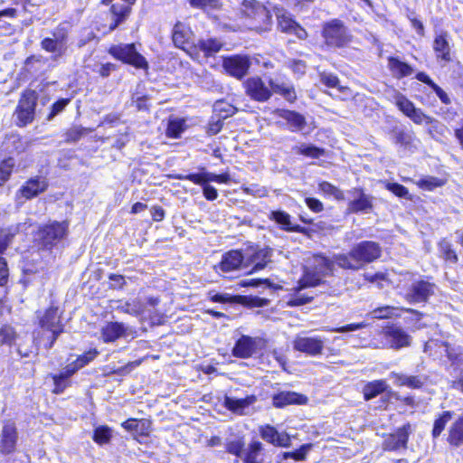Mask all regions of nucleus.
<instances>
[{
	"instance_id": "23",
	"label": "nucleus",
	"mask_w": 463,
	"mask_h": 463,
	"mask_svg": "<svg viewBox=\"0 0 463 463\" xmlns=\"http://www.w3.org/2000/svg\"><path fill=\"white\" fill-rule=\"evenodd\" d=\"M446 440L452 448L463 445V413L449 425Z\"/></svg>"
},
{
	"instance_id": "63",
	"label": "nucleus",
	"mask_w": 463,
	"mask_h": 463,
	"mask_svg": "<svg viewBox=\"0 0 463 463\" xmlns=\"http://www.w3.org/2000/svg\"><path fill=\"white\" fill-rule=\"evenodd\" d=\"M409 118L416 124H429L431 119L430 117L425 115L420 109H415Z\"/></svg>"
},
{
	"instance_id": "27",
	"label": "nucleus",
	"mask_w": 463,
	"mask_h": 463,
	"mask_svg": "<svg viewBox=\"0 0 463 463\" xmlns=\"http://www.w3.org/2000/svg\"><path fill=\"white\" fill-rule=\"evenodd\" d=\"M256 402L254 395L247 396L243 399H235L232 397H225L224 405L232 412L240 415L246 414V411Z\"/></svg>"
},
{
	"instance_id": "11",
	"label": "nucleus",
	"mask_w": 463,
	"mask_h": 463,
	"mask_svg": "<svg viewBox=\"0 0 463 463\" xmlns=\"http://www.w3.org/2000/svg\"><path fill=\"white\" fill-rule=\"evenodd\" d=\"M250 64V60L246 55L225 57L222 61V67L226 73L237 80H241L247 75Z\"/></svg>"
},
{
	"instance_id": "51",
	"label": "nucleus",
	"mask_w": 463,
	"mask_h": 463,
	"mask_svg": "<svg viewBox=\"0 0 463 463\" xmlns=\"http://www.w3.org/2000/svg\"><path fill=\"white\" fill-rule=\"evenodd\" d=\"M192 7L203 10L219 9L222 6L220 0H190Z\"/></svg>"
},
{
	"instance_id": "44",
	"label": "nucleus",
	"mask_w": 463,
	"mask_h": 463,
	"mask_svg": "<svg viewBox=\"0 0 463 463\" xmlns=\"http://www.w3.org/2000/svg\"><path fill=\"white\" fill-rule=\"evenodd\" d=\"M118 308L125 313L131 315H139L145 311L144 304L139 298H135L129 302H120V305L118 306Z\"/></svg>"
},
{
	"instance_id": "41",
	"label": "nucleus",
	"mask_w": 463,
	"mask_h": 463,
	"mask_svg": "<svg viewBox=\"0 0 463 463\" xmlns=\"http://www.w3.org/2000/svg\"><path fill=\"white\" fill-rule=\"evenodd\" d=\"M269 85L275 93L282 95L288 101H294L297 99L294 89L286 83H278L273 80H269Z\"/></svg>"
},
{
	"instance_id": "33",
	"label": "nucleus",
	"mask_w": 463,
	"mask_h": 463,
	"mask_svg": "<svg viewBox=\"0 0 463 463\" xmlns=\"http://www.w3.org/2000/svg\"><path fill=\"white\" fill-rule=\"evenodd\" d=\"M269 219L276 222L280 227L288 232H302V228L298 225L292 226L290 215L284 211H272L269 213Z\"/></svg>"
},
{
	"instance_id": "1",
	"label": "nucleus",
	"mask_w": 463,
	"mask_h": 463,
	"mask_svg": "<svg viewBox=\"0 0 463 463\" xmlns=\"http://www.w3.org/2000/svg\"><path fill=\"white\" fill-rule=\"evenodd\" d=\"M382 249L372 241L356 243L348 253L335 255L337 266L345 269L358 270L381 257Z\"/></svg>"
},
{
	"instance_id": "4",
	"label": "nucleus",
	"mask_w": 463,
	"mask_h": 463,
	"mask_svg": "<svg viewBox=\"0 0 463 463\" xmlns=\"http://www.w3.org/2000/svg\"><path fill=\"white\" fill-rule=\"evenodd\" d=\"M241 12L246 18L250 20L252 28L260 31H267L271 24V15L264 5L257 0H244L241 5Z\"/></svg>"
},
{
	"instance_id": "31",
	"label": "nucleus",
	"mask_w": 463,
	"mask_h": 463,
	"mask_svg": "<svg viewBox=\"0 0 463 463\" xmlns=\"http://www.w3.org/2000/svg\"><path fill=\"white\" fill-rule=\"evenodd\" d=\"M335 263V256L333 257V260H331L322 255H315L312 259V263L309 266L316 269L320 275L326 277L332 274Z\"/></svg>"
},
{
	"instance_id": "48",
	"label": "nucleus",
	"mask_w": 463,
	"mask_h": 463,
	"mask_svg": "<svg viewBox=\"0 0 463 463\" xmlns=\"http://www.w3.org/2000/svg\"><path fill=\"white\" fill-rule=\"evenodd\" d=\"M14 166V161L11 157L2 161L0 164V186L9 179Z\"/></svg>"
},
{
	"instance_id": "64",
	"label": "nucleus",
	"mask_w": 463,
	"mask_h": 463,
	"mask_svg": "<svg viewBox=\"0 0 463 463\" xmlns=\"http://www.w3.org/2000/svg\"><path fill=\"white\" fill-rule=\"evenodd\" d=\"M4 145L6 146L5 149L11 153L14 150H17L21 146V141L18 136L11 135L6 137Z\"/></svg>"
},
{
	"instance_id": "58",
	"label": "nucleus",
	"mask_w": 463,
	"mask_h": 463,
	"mask_svg": "<svg viewBox=\"0 0 463 463\" xmlns=\"http://www.w3.org/2000/svg\"><path fill=\"white\" fill-rule=\"evenodd\" d=\"M244 442L241 439L228 441L226 443V450L233 455L240 456L242 452Z\"/></svg>"
},
{
	"instance_id": "6",
	"label": "nucleus",
	"mask_w": 463,
	"mask_h": 463,
	"mask_svg": "<svg viewBox=\"0 0 463 463\" xmlns=\"http://www.w3.org/2000/svg\"><path fill=\"white\" fill-rule=\"evenodd\" d=\"M69 32L65 25L60 24L52 32V35L41 41V48L52 53L54 60L62 57L68 49Z\"/></svg>"
},
{
	"instance_id": "7",
	"label": "nucleus",
	"mask_w": 463,
	"mask_h": 463,
	"mask_svg": "<svg viewBox=\"0 0 463 463\" xmlns=\"http://www.w3.org/2000/svg\"><path fill=\"white\" fill-rule=\"evenodd\" d=\"M109 53L112 54L115 58L121 60L126 63L131 64L136 68H147V62L146 59L137 52L134 44H121L113 46L110 48Z\"/></svg>"
},
{
	"instance_id": "61",
	"label": "nucleus",
	"mask_w": 463,
	"mask_h": 463,
	"mask_svg": "<svg viewBox=\"0 0 463 463\" xmlns=\"http://www.w3.org/2000/svg\"><path fill=\"white\" fill-rule=\"evenodd\" d=\"M320 80L329 88H337L339 84L338 78L332 73L322 72L320 74Z\"/></svg>"
},
{
	"instance_id": "25",
	"label": "nucleus",
	"mask_w": 463,
	"mask_h": 463,
	"mask_svg": "<svg viewBox=\"0 0 463 463\" xmlns=\"http://www.w3.org/2000/svg\"><path fill=\"white\" fill-rule=\"evenodd\" d=\"M260 436L267 442L279 447H288L290 443L288 434L279 433L274 427L269 425L261 428Z\"/></svg>"
},
{
	"instance_id": "42",
	"label": "nucleus",
	"mask_w": 463,
	"mask_h": 463,
	"mask_svg": "<svg viewBox=\"0 0 463 463\" xmlns=\"http://www.w3.org/2000/svg\"><path fill=\"white\" fill-rule=\"evenodd\" d=\"M296 154L303 155L311 158H318L325 155V150L313 145L301 144L293 148Z\"/></svg>"
},
{
	"instance_id": "49",
	"label": "nucleus",
	"mask_w": 463,
	"mask_h": 463,
	"mask_svg": "<svg viewBox=\"0 0 463 463\" xmlns=\"http://www.w3.org/2000/svg\"><path fill=\"white\" fill-rule=\"evenodd\" d=\"M92 130L90 128L74 127L67 130L65 133V140L67 142H76L80 140L83 136L90 133Z\"/></svg>"
},
{
	"instance_id": "35",
	"label": "nucleus",
	"mask_w": 463,
	"mask_h": 463,
	"mask_svg": "<svg viewBox=\"0 0 463 463\" xmlns=\"http://www.w3.org/2000/svg\"><path fill=\"white\" fill-rule=\"evenodd\" d=\"M388 67L392 75L397 78L410 76L413 71L412 68L409 64L394 57L388 58Z\"/></svg>"
},
{
	"instance_id": "18",
	"label": "nucleus",
	"mask_w": 463,
	"mask_h": 463,
	"mask_svg": "<svg viewBox=\"0 0 463 463\" xmlns=\"http://www.w3.org/2000/svg\"><path fill=\"white\" fill-rule=\"evenodd\" d=\"M433 288L434 286L427 281L415 282L406 293L405 298L411 304L424 302L433 294Z\"/></svg>"
},
{
	"instance_id": "55",
	"label": "nucleus",
	"mask_w": 463,
	"mask_h": 463,
	"mask_svg": "<svg viewBox=\"0 0 463 463\" xmlns=\"http://www.w3.org/2000/svg\"><path fill=\"white\" fill-rule=\"evenodd\" d=\"M439 249L446 260H449L452 263H456L458 261V256L451 249V245L449 241L445 240L441 241L439 242Z\"/></svg>"
},
{
	"instance_id": "29",
	"label": "nucleus",
	"mask_w": 463,
	"mask_h": 463,
	"mask_svg": "<svg viewBox=\"0 0 463 463\" xmlns=\"http://www.w3.org/2000/svg\"><path fill=\"white\" fill-rule=\"evenodd\" d=\"M127 328L123 324L118 322H110L104 326L101 329L102 340L106 343L114 342L118 338L126 335Z\"/></svg>"
},
{
	"instance_id": "32",
	"label": "nucleus",
	"mask_w": 463,
	"mask_h": 463,
	"mask_svg": "<svg viewBox=\"0 0 463 463\" xmlns=\"http://www.w3.org/2000/svg\"><path fill=\"white\" fill-rule=\"evenodd\" d=\"M223 43L216 38L201 39L198 41L196 51H202L205 56H213L222 48Z\"/></svg>"
},
{
	"instance_id": "16",
	"label": "nucleus",
	"mask_w": 463,
	"mask_h": 463,
	"mask_svg": "<svg viewBox=\"0 0 463 463\" xmlns=\"http://www.w3.org/2000/svg\"><path fill=\"white\" fill-rule=\"evenodd\" d=\"M449 35L447 32L441 31L436 33L432 48L436 55V59L442 66L451 61V46Z\"/></svg>"
},
{
	"instance_id": "20",
	"label": "nucleus",
	"mask_w": 463,
	"mask_h": 463,
	"mask_svg": "<svg viewBox=\"0 0 463 463\" xmlns=\"http://www.w3.org/2000/svg\"><path fill=\"white\" fill-rule=\"evenodd\" d=\"M275 115L287 122L288 128L292 132L302 131L306 125V118L301 114L287 109H277Z\"/></svg>"
},
{
	"instance_id": "13",
	"label": "nucleus",
	"mask_w": 463,
	"mask_h": 463,
	"mask_svg": "<svg viewBox=\"0 0 463 463\" xmlns=\"http://www.w3.org/2000/svg\"><path fill=\"white\" fill-rule=\"evenodd\" d=\"M242 254L244 268L253 266L251 272L264 269L270 259V253L268 249H260L255 246L247 248Z\"/></svg>"
},
{
	"instance_id": "10",
	"label": "nucleus",
	"mask_w": 463,
	"mask_h": 463,
	"mask_svg": "<svg viewBox=\"0 0 463 463\" xmlns=\"http://www.w3.org/2000/svg\"><path fill=\"white\" fill-rule=\"evenodd\" d=\"M172 38L174 44L185 51L191 57L197 56L196 46L192 44L193 32L185 24L178 22L175 24Z\"/></svg>"
},
{
	"instance_id": "17",
	"label": "nucleus",
	"mask_w": 463,
	"mask_h": 463,
	"mask_svg": "<svg viewBox=\"0 0 463 463\" xmlns=\"http://www.w3.org/2000/svg\"><path fill=\"white\" fill-rule=\"evenodd\" d=\"M135 2L136 0H102L104 5H111L110 11L116 17L115 22L109 26V31L117 28L129 15Z\"/></svg>"
},
{
	"instance_id": "54",
	"label": "nucleus",
	"mask_w": 463,
	"mask_h": 463,
	"mask_svg": "<svg viewBox=\"0 0 463 463\" xmlns=\"http://www.w3.org/2000/svg\"><path fill=\"white\" fill-rule=\"evenodd\" d=\"M16 334L13 327L4 326L0 329V345H12L15 340Z\"/></svg>"
},
{
	"instance_id": "38",
	"label": "nucleus",
	"mask_w": 463,
	"mask_h": 463,
	"mask_svg": "<svg viewBox=\"0 0 463 463\" xmlns=\"http://www.w3.org/2000/svg\"><path fill=\"white\" fill-rule=\"evenodd\" d=\"M453 412L445 411H442L434 420L433 428L431 430V436L433 439H437L444 431L447 424L452 419Z\"/></svg>"
},
{
	"instance_id": "22",
	"label": "nucleus",
	"mask_w": 463,
	"mask_h": 463,
	"mask_svg": "<svg viewBox=\"0 0 463 463\" xmlns=\"http://www.w3.org/2000/svg\"><path fill=\"white\" fill-rule=\"evenodd\" d=\"M273 405L277 408H283L291 404H306L307 398L295 392H280L272 398Z\"/></svg>"
},
{
	"instance_id": "46",
	"label": "nucleus",
	"mask_w": 463,
	"mask_h": 463,
	"mask_svg": "<svg viewBox=\"0 0 463 463\" xmlns=\"http://www.w3.org/2000/svg\"><path fill=\"white\" fill-rule=\"evenodd\" d=\"M394 100L396 106L402 110L407 117H410L416 109L414 104L409 100L405 96L397 92L394 95Z\"/></svg>"
},
{
	"instance_id": "21",
	"label": "nucleus",
	"mask_w": 463,
	"mask_h": 463,
	"mask_svg": "<svg viewBox=\"0 0 463 463\" xmlns=\"http://www.w3.org/2000/svg\"><path fill=\"white\" fill-rule=\"evenodd\" d=\"M244 267L243 254L240 250H231L222 256L219 263V269L222 272H231Z\"/></svg>"
},
{
	"instance_id": "40",
	"label": "nucleus",
	"mask_w": 463,
	"mask_h": 463,
	"mask_svg": "<svg viewBox=\"0 0 463 463\" xmlns=\"http://www.w3.org/2000/svg\"><path fill=\"white\" fill-rule=\"evenodd\" d=\"M392 135L395 144L405 148H410L414 140V136L411 132L405 131L401 128H394L392 130Z\"/></svg>"
},
{
	"instance_id": "14",
	"label": "nucleus",
	"mask_w": 463,
	"mask_h": 463,
	"mask_svg": "<svg viewBox=\"0 0 463 463\" xmlns=\"http://www.w3.org/2000/svg\"><path fill=\"white\" fill-rule=\"evenodd\" d=\"M293 348L307 354L316 356L322 354L324 341L318 336L298 335L293 341Z\"/></svg>"
},
{
	"instance_id": "2",
	"label": "nucleus",
	"mask_w": 463,
	"mask_h": 463,
	"mask_svg": "<svg viewBox=\"0 0 463 463\" xmlns=\"http://www.w3.org/2000/svg\"><path fill=\"white\" fill-rule=\"evenodd\" d=\"M40 331L35 339L43 343L46 348H51L57 337L63 331V325L58 308L51 307L43 313L38 314Z\"/></svg>"
},
{
	"instance_id": "52",
	"label": "nucleus",
	"mask_w": 463,
	"mask_h": 463,
	"mask_svg": "<svg viewBox=\"0 0 463 463\" xmlns=\"http://www.w3.org/2000/svg\"><path fill=\"white\" fill-rule=\"evenodd\" d=\"M417 184L425 190L431 191L444 184V181L434 176H427L418 181Z\"/></svg>"
},
{
	"instance_id": "50",
	"label": "nucleus",
	"mask_w": 463,
	"mask_h": 463,
	"mask_svg": "<svg viewBox=\"0 0 463 463\" xmlns=\"http://www.w3.org/2000/svg\"><path fill=\"white\" fill-rule=\"evenodd\" d=\"M429 133L435 139H439V137L445 136L446 132L448 131L447 127L444 124L432 118L430 122H429Z\"/></svg>"
},
{
	"instance_id": "60",
	"label": "nucleus",
	"mask_w": 463,
	"mask_h": 463,
	"mask_svg": "<svg viewBox=\"0 0 463 463\" xmlns=\"http://www.w3.org/2000/svg\"><path fill=\"white\" fill-rule=\"evenodd\" d=\"M310 445H303L301 446V448L296 451H293V452H285L284 453V458H292L296 460H304L306 458V455L307 453V451L309 450L310 449Z\"/></svg>"
},
{
	"instance_id": "3",
	"label": "nucleus",
	"mask_w": 463,
	"mask_h": 463,
	"mask_svg": "<svg viewBox=\"0 0 463 463\" xmlns=\"http://www.w3.org/2000/svg\"><path fill=\"white\" fill-rule=\"evenodd\" d=\"M322 37L329 47L342 48L352 42V35L340 19H331L322 25Z\"/></svg>"
},
{
	"instance_id": "39",
	"label": "nucleus",
	"mask_w": 463,
	"mask_h": 463,
	"mask_svg": "<svg viewBox=\"0 0 463 463\" xmlns=\"http://www.w3.org/2000/svg\"><path fill=\"white\" fill-rule=\"evenodd\" d=\"M325 278L323 275H320L316 269L308 266L306 268L304 275L300 280L301 286L300 288L307 287H315L322 283V279Z\"/></svg>"
},
{
	"instance_id": "53",
	"label": "nucleus",
	"mask_w": 463,
	"mask_h": 463,
	"mask_svg": "<svg viewBox=\"0 0 463 463\" xmlns=\"http://www.w3.org/2000/svg\"><path fill=\"white\" fill-rule=\"evenodd\" d=\"M319 190L327 195H332L336 200H343L344 194L336 186L333 185L328 182H322L319 184Z\"/></svg>"
},
{
	"instance_id": "47",
	"label": "nucleus",
	"mask_w": 463,
	"mask_h": 463,
	"mask_svg": "<svg viewBox=\"0 0 463 463\" xmlns=\"http://www.w3.org/2000/svg\"><path fill=\"white\" fill-rule=\"evenodd\" d=\"M396 310H399V308L391 306H385L373 309L368 316L373 319H386L394 316Z\"/></svg>"
},
{
	"instance_id": "28",
	"label": "nucleus",
	"mask_w": 463,
	"mask_h": 463,
	"mask_svg": "<svg viewBox=\"0 0 463 463\" xmlns=\"http://www.w3.org/2000/svg\"><path fill=\"white\" fill-rule=\"evenodd\" d=\"M390 376L394 379L398 386H407L411 389H420L423 386L426 378L420 375H406L402 373H391Z\"/></svg>"
},
{
	"instance_id": "30",
	"label": "nucleus",
	"mask_w": 463,
	"mask_h": 463,
	"mask_svg": "<svg viewBox=\"0 0 463 463\" xmlns=\"http://www.w3.org/2000/svg\"><path fill=\"white\" fill-rule=\"evenodd\" d=\"M388 383L385 380H375L367 383L363 388V394L365 401L372 400L385 392Z\"/></svg>"
},
{
	"instance_id": "43",
	"label": "nucleus",
	"mask_w": 463,
	"mask_h": 463,
	"mask_svg": "<svg viewBox=\"0 0 463 463\" xmlns=\"http://www.w3.org/2000/svg\"><path fill=\"white\" fill-rule=\"evenodd\" d=\"M262 445L259 441H254L250 444L249 449L245 454V463H263V459L260 458Z\"/></svg>"
},
{
	"instance_id": "45",
	"label": "nucleus",
	"mask_w": 463,
	"mask_h": 463,
	"mask_svg": "<svg viewBox=\"0 0 463 463\" xmlns=\"http://www.w3.org/2000/svg\"><path fill=\"white\" fill-rule=\"evenodd\" d=\"M213 110L217 114V117L222 118L223 119L235 114L237 109L232 104L219 100L215 102Z\"/></svg>"
},
{
	"instance_id": "56",
	"label": "nucleus",
	"mask_w": 463,
	"mask_h": 463,
	"mask_svg": "<svg viewBox=\"0 0 463 463\" xmlns=\"http://www.w3.org/2000/svg\"><path fill=\"white\" fill-rule=\"evenodd\" d=\"M111 437L110 430L108 427H99L95 430L93 439L99 444L109 442Z\"/></svg>"
},
{
	"instance_id": "34",
	"label": "nucleus",
	"mask_w": 463,
	"mask_h": 463,
	"mask_svg": "<svg viewBox=\"0 0 463 463\" xmlns=\"http://www.w3.org/2000/svg\"><path fill=\"white\" fill-rule=\"evenodd\" d=\"M26 230V222L10 226L0 232V253L4 252L11 243L14 236L21 231Z\"/></svg>"
},
{
	"instance_id": "8",
	"label": "nucleus",
	"mask_w": 463,
	"mask_h": 463,
	"mask_svg": "<svg viewBox=\"0 0 463 463\" xmlns=\"http://www.w3.org/2000/svg\"><path fill=\"white\" fill-rule=\"evenodd\" d=\"M243 86L246 94L253 100L259 102L267 101L273 92L269 81L266 83L261 78L258 76L247 79Z\"/></svg>"
},
{
	"instance_id": "26",
	"label": "nucleus",
	"mask_w": 463,
	"mask_h": 463,
	"mask_svg": "<svg viewBox=\"0 0 463 463\" xmlns=\"http://www.w3.org/2000/svg\"><path fill=\"white\" fill-rule=\"evenodd\" d=\"M48 184L44 178L36 177L28 180L19 190V193L26 199H31L44 192Z\"/></svg>"
},
{
	"instance_id": "37",
	"label": "nucleus",
	"mask_w": 463,
	"mask_h": 463,
	"mask_svg": "<svg viewBox=\"0 0 463 463\" xmlns=\"http://www.w3.org/2000/svg\"><path fill=\"white\" fill-rule=\"evenodd\" d=\"M275 14L278 19V28L284 33H290L295 28L297 23L291 16L282 8H276Z\"/></svg>"
},
{
	"instance_id": "57",
	"label": "nucleus",
	"mask_w": 463,
	"mask_h": 463,
	"mask_svg": "<svg viewBox=\"0 0 463 463\" xmlns=\"http://www.w3.org/2000/svg\"><path fill=\"white\" fill-rule=\"evenodd\" d=\"M411 430V425L410 424H406L402 428H400L396 431V433L392 435L394 437V439L401 445H402V448L406 447V444H407V441H408V438H409V434H410Z\"/></svg>"
},
{
	"instance_id": "36",
	"label": "nucleus",
	"mask_w": 463,
	"mask_h": 463,
	"mask_svg": "<svg viewBox=\"0 0 463 463\" xmlns=\"http://www.w3.org/2000/svg\"><path fill=\"white\" fill-rule=\"evenodd\" d=\"M373 207L372 197L358 192V196L348 204V210L352 213L368 212Z\"/></svg>"
},
{
	"instance_id": "15",
	"label": "nucleus",
	"mask_w": 463,
	"mask_h": 463,
	"mask_svg": "<svg viewBox=\"0 0 463 463\" xmlns=\"http://www.w3.org/2000/svg\"><path fill=\"white\" fill-rule=\"evenodd\" d=\"M260 339L249 335H241L235 343L232 355L241 359H247L257 354Z\"/></svg>"
},
{
	"instance_id": "5",
	"label": "nucleus",
	"mask_w": 463,
	"mask_h": 463,
	"mask_svg": "<svg viewBox=\"0 0 463 463\" xmlns=\"http://www.w3.org/2000/svg\"><path fill=\"white\" fill-rule=\"evenodd\" d=\"M68 228L67 222H51L39 229L36 241L42 247L50 249L67 236Z\"/></svg>"
},
{
	"instance_id": "19",
	"label": "nucleus",
	"mask_w": 463,
	"mask_h": 463,
	"mask_svg": "<svg viewBox=\"0 0 463 463\" xmlns=\"http://www.w3.org/2000/svg\"><path fill=\"white\" fill-rule=\"evenodd\" d=\"M383 334L390 346L392 348L400 349L411 344V336L401 327H387Z\"/></svg>"
},
{
	"instance_id": "62",
	"label": "nucleus",
	"mask_w": 463,
	"mask_h": 463,
	"mask_svg": "<svg viewBox=\"0 0 463 463\" xmlns=\"http://www.w3.org/2000/svg\"><path fill=\"white\" fill-rule=\"evenodd\" d=\"M386 188L399 197H406L409 194L405 186L396 183H387Z\"/></svg>"
},
{
	"instance_id": "59",
	"label": "nucleus",
	"mask_w": 463,
	"mask_h": 463,
	"mask_svg": "<svg viewBox=\"0 0 463 463\" xmlns=\"http://www.w3.org/2000/svg\"><path fill=\"white\" fill-rule=\"evenodd\" d=\"M55 393H61L65 388L69 385V379L63 377V375L55 374L52 376Z\"/></svg>"
},
{
	"instance_id": "9",
	"label": "nucleus",
	"mask_w": 463,
	"mask_h": 463,
	"mask_svg": "<svg viewBox=\"0 0 463 463\" xmlns=\"http://www.w3.org/2000/svg\"><path fill=\"white\" fill-rule=\"evenodd\" d=\"M36 100L37 96L33 90H27L22 95L15 110L19 125L25 126L33 120Z\"/></svg>"
},
{
	"instance_id": "12",
	"label": "nucleus",
	"mask_w": 463,
	"mask_h": 463,
	"mask_svg": "<svg viewBox=\"0 0 463 463\" xmlns=\"http://www.w3.org/2000/svg\"><path fill=\"white\" fill-rule=\"evenodd\" d=\"M18 434L13 420H4L0 426V454L8 455L14 451Z\"/></svg>"
},
{
	"instance_id": "24",
	"label": "nucleus",
	"mask_w": 463,
	"mask_h": 463,
	"mask_svg": "<svg viewBox=\"0 0 463 463\" xmlns=\"http://www.w3.org/2000/svg\"><path fill=\"white\" fill-rule=\"evenodd\" d=\"M178 179L189 180L196 184H205L209 182L226 184L229 182L230 176L227 174L216 175L213 173H203V174H190L187 175H179Z\"/></svg>"
}]
</instances>
